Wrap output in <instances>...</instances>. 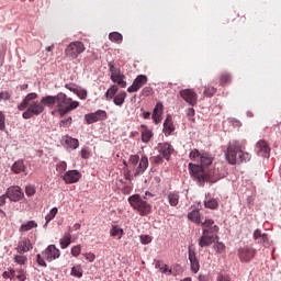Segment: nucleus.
Segmentation results:
<instances>
[{
  "instance_id": "obj_1",
  "label": "nucleus",
  "mask_w": 281,
  "mask_h": 281,
  "mask_svg": "<svg viewBox=\"0 0 281 281\" xmlns=\"http://www.w3.org/2000/svg\"><path fill=\"white\" fill-rule=\"evenodd\" d=\"M37 99L38 93L31 92L18 105V111H23V120H32V117H38V115L45 113V105H43L42 101H35Z\"/></svg>"
},
{
  "instance_id": "obj_2",
  "label": "nucleus",
  "mask_w": 281,
  "mask_h": 281,
  "mask_svg": "<svg viewBox=\"0 0 281 281\" xmlns=\"http://www.w3.org/2000/svg\"><path fill=\"white\" fill-rule=\"evenodd\" d=\"M245 147L238 143V140H233L228 144L227 150L225 153V158L231 166H236V164H247L251 161V154L244 150Z\"/></svg>"
},
{
  "instance_id": "obj_3",
  "label": "nucleus",
  "mask_w": 281,
  "mask_h": 281,
  "mask_svg": "<svg viewBox=\"0 0 281 281\" xmlns=\"http://www.w3.org/2000/svg\"><path fill=\"white\" fill-rule=\"evenodd\" d=\"M212 161H214L212 155H210L209 153H202L200 156V165H195L192 162L189 164L191 177L199 181V183H203V181H205V171L203 170V168L212 166Z\"/></svg>"
},
{
  "instance_id": "obj_4",
  "label": "nucleus",
  "mask_w": 281,
  "mask_h": 281,
  "mask_svg": "<svg viewBox=\"0 0 281 281\" xmlns=\"http://www.w3.org/2000/svg\"><path fill=\"white\" fill-rule=\"evenodd\" d=\"M80 106V102L71 100V98L67 97L65 92L57 93V113H59L60 117L67 115L69 111H74Z\"/></svg>"
},
{
  "instance_id": "obj_5",
  "label": "nucleus",
  "mask_w": 281,
  "mask_h": 281,
  "mask_svg": "<svg viewBox=\"0 0 281 281\" xmlns=\"http://www.w3.org/2000/svg\"><path fill=\"white\" fill-rule=\"evenodd\" d=\"M57 258H60V250L56 248V245H49L42 255H36V262L40 267H47V262H54ZM45 260H47V262H45Z\"/></svg>"
},
{
  "instance_id": "obj_6",
  "label": "nucleus",
  "mask_w": 281,
  "mask_h": 281,
  "mask_svg": "<svg viewBox=\"0 0 281 281\" xmlns=\"http://www.w3.org/2000/svg\"><path fill=\"white\" fill-rule=\"evenodd\" d=\"M128 203L131 204L134 210H137L139 212L140 216H147V214H150V211L153 210V206L148 204L139 194H134L128 198Z\"/></svg>"
},
{
  "instance_id": "obj_7",
  "label": "nucleus",
  "mask_w": 281,
  "mask_h": 281,
  "mask_svg": "<svg viewBox=\"0 0 281 281\" xmlns=\"http://www.w3.org/2000/svg\"><path fill=\"white\" fill-rule=\"evenodd\" d=\"M179 95L189 106H196L199 102V94H196L194 89H182L179 91Z\"/></svg>"
},
{
  "instance_id": "obj_8",
  "label": "nucleus",
  "mask_w": 281,
  "mask_h": 281,
  "mask_svg": "<svg viewBox=\"0 0 281 281\" xmlns=\"http://www.w3.org/2000/svg\"><path fill=\"white\" fill-rule=\"evenodd\" d=\"M5 196H8V199L11 200L13 203H18V201L24 199L25 193H23L21 187L13 186L7 189Z\"/></svg>"
},
{
  "instance_id": "obj_9",
  "label": "nucleus",
  "mask_w": 281,
  "mask_h": 281,
  "mask_svg": "<svg viewBox=\"0 0 281 281\" xmlns=\"http://www.w3.org/2000/svg\"><path fill=\"white\" fill-rule=\"evenodd\" d=\"M66 55L70 58H78L79 54L85 52V44L82 42H71L66 48Z\"/></svg>"
},
{
  "instance_id": "obj_10",
  "label": "nucleus",
  "mask_w": 281,
  "mask_h": 281,
  "mask_svg": "<svg viewBox=\"0 0 281 281\" xmlns=\"http://www.w3.org/2000/svg\"><path fill=\"white\" fill-rule=\"evenodd\" d=\"M202 225V234H209L211 236L218 237V225L214 222V220H205L201 223Z\"/></svg>"
},
{
  "instance_id": "obj_11",
  "label": "nucleus",
  "mask_w": 281,
  "mask_h": 281,
  "mask_svg": "<svg viewBox=\"0 0 281 281\" xmlns=\"http://www.w3.org/2000/svg\"><path fill=\"white\" fill-rule=\"evenodd\" d=\"M146 82H148V77H146L145 75H138L132 86H130L127 88V92L128 93H137L138 90L142 89V87H144V85H146Z\"/></svg>"
},
{
  "instance_id": "obj_12",
  "label": "nucleus",
  "mask_w": 281,
  "mask_h": 281,
  "mask_svg": "<svg viewBox=\"0 0 281 281\" xmlns=\"http://www.w3.org/2000/svg\"><path fill=\"white\" fill-rule=\"evenodd\" d=\"M238 256L241 262H250L254 260V256H256V249L249 248L247 246L241 247L238 249Z\"/></svg>"
},
{
  "instance_id": "obj_13",
  "label": "nucleus",
  "mask_w": 281,
  "mask_h": 281,
  "mask_svg": "<svg viewBox=\"0 0 281 281\" xmlns=\"http://www.w3.org/2000/svg\"><path fill=\"white\" fill-rule=\"evenodd\" d=\"M85 120L87 124H94V122H101L102 120H106V111L98 110L94 113L86 114Z\"/></svg>"
},
{
  "instance_id": "obj_14",
  "label": "nucleus",
  "mask_w": 281,
  "mask_h": 281,
  "mask_svg": "<svg viewBox=\"0 0 281 281\" xmlns=\"http://www.w3.org/2000/svg\"><path fill=\"white\" fill-rule=\"evenodd\" d=\"M252 238L259 245H262L266 248L271 247V241H269V235H267V233H262V231H260L259 228L255 229Z\"/></svg>"
},
{
  "instance_id": "obj_15",
  "label": "nucleus",
  "mask_w": 281,
  "mask_h": 281,
  "mask_svg": "<svg viewBox=\"0 0 281 281\" xmlns=\"http://www.w3.org/2000/svg\"><path fill=\"white\" fill-rule=\"evenodd\" d=\"M158 153L162 155V157L167 160L170 161V155L175 153V149L172 148V145L169 143H159L157 146Z\"/></svg>"
},
{
  "instance_id": "obj_16",
  "label": "nucleus",
  "mask_w": 281,
  "mask_h": 281,
  "mask_svg": "<svg viewBox=\"0 0 281 281\" xmlns=\"http://www.w3.org/2000/svg\"><path fill=\"white\" fill-rule=\"evenodd\" d=\"M188 256L192 273H199V269H201V263H199L196 252L192 250L191 247H189Z\"/></svg>"
},
{
  "instance_id": "obj_17",
  "label": "nucleus",
  "mask_w": 281,
  "mask_h": 281,
  "mask_svg": "<svg viewBox=\"0 0 281 281\" xmlns=\"http://www.w3.org/2000/svg\"><path fill=\"white\" fill-rule=\"evenodd\" d=\"M256 150H257V155H259V157H269V153H271L269 143H267V140H263V139L257 142Z\"/></svg>"
},
{
  "instance_id": "obj_18",
  "label": "nucleus",
  "mask_w": 281,
  "mask_h": 281,
  "mask_svg": "<svg viewBox=\"0 0 281 281\" xmlns=\"http://www.w3.org/2000/svg\"><path fill=\"white\" fill-rule=\"evenodd\" d=\"M80 177H82L80 171H78V170H68L64 175L63 179H64L65 183H78L80 181Z\"/></svg>"
},
{
  "instance_id": "obj_19",
  "label": "nucleus",
  "mask_w": 281,
  "mask_h": 281,
  "mask_svg": "<svg viewBox=\"0 0 281 281\" xmlns=\"http://www.w3.org/2000/svg\"><path fill=\"white\" fill-rule=\"evenodd\" d=\"M218 237L210 235L207 233H202V236L198 239L199 247H210Z\"/></svg>"
},
{
  "instance_id": "obj_20",
  "label": "nucleus",
  "mask_w": 281,
  "mask_h": 281,
  "mask_svg": "<svg viewBox=\"0 0 281 281\" xmlns=\"http://www.w3.org/2000/svg\"><path fill=\"white\" fill-rule=\"evenodd\" d=\"M41 102L44 109L45 106H47V109H54V106H56L58 102V94L42 97Z\"/></svg>"
},
{
  "instance_id": "obj_21",
  "label": "nucleus",
  "mask_w": 281,
  "mask_h": 281,
  "mask_svg": "<svg viewBox=\"0 0 281 281\" xmlns=\"http://www.w3.org/2000/svg\"><path fill=\"white\" fill-rule=\"evenodd\" d=\"M148 169V157L142 156L138 167L135 169L134 177H139V175H144Z\"/></svg>"
},
{
  "instance_id": "obj_22",
  "label": "nucleus",
  "mask_w": 281,
  "mask_h": 281,
  "mask_svg": "<svg viewBox=\"0 0 281 281\" xmlns=\"http://www.w3.org/2000/svg\"><path fill=\"white\" fill-rule=\"evenodd\" d=\"M32 241L27 238L23 239L18 245V251L19 254H27V251H32Z\"/></svg>"
},
{
  "instance_id": "obj_23",
  "label": "nucleus",
  "mask_w": 281,
  "mask_h": 281,
  "mask_svg": "<svg viewBox=\"0 0 281 281\" xmlns=\"http://www.w3.org/2000/svg\"><path fill=\"white\" fill-rule=\"evenodd\" d=\"M162 113H164V104L157 103L156 106L154 108V112L151 114V117H153L155 124H159V122H161Z\"/></svg>"
},
{
  "instance_id": "obj_24",
  "label": "nucleus",
  "mask_w": 281,
  "mask_h": 281,
  "mask_svg": "<svg viewBox=\"0 0 281 281\" xmlns=\"http://www.w3.org/2000/svg\"><path fill=\"white\" fill-rule=\"evenodd\" d=\"M179 192L177 191H171L167 194V200L169 205H171V207H177V205H179Z\"/></svg>"
},
{
  "instance_id": "obj_25",
  "label": "nucleus",
  "mask_w": 281,
  "mask_h": 281,
  "mask_svg": "<svg viewBox=\"0 0 281 281\" xmlns=\"http://www.w3.org/2000/svg\"><path fill=\"white\" fill-rule=\"evenodd\" d=\"M11 170L12 172H14V175H21V172H25V162H23V160H16L12 165Z\"/></svg>"
},
{
  "instance_id": "obj_26",
  "label": "nucleus",
  "mask_w": 281,
  "mask_h": 281,
  "mask_svg": "<svg viewBox=\"0 0 281 281\" xmlns=\"http://www.w3.org/2000/svg\"><path fill=\"white\" fill-rule=\"evenodd\" d=\"M110 236L120 240L124 236V229L117 225H113L110 229Z\"/></svg>"
},
{
  "instance_id": "obj_27",
  "label": "nucleus",
  "mask_w": 281,
  "mask_h": 281,
  "mask_svg": "<svg viewBox=\"0 0 281 281\" xmlns=\"http://www.w3.org/2000/svg\"><path fill=\"white\" fill-rule=\"evenodd\" d=\"M188 218L195 225H201V212L199 210H193L188 213Z\"/></svg>"
},
{
  "instance_id": "obj_28",
  "label": "nucleus",
  "mask_w": 281,
  "mask_h": 281,
  "mask_svg": "<svg viewBox=\"0 0 281 281\" xmlns=\"http://www.w3.org/2000/svg\"><path fill=\"white\" fill-rule=\"evenodd\" d=\"M36 227H38V224L36 223V221H29V222L23 223L20 226L19 232H30L32 229H36Z\"/></svg>"
},
{
  "instance_id": "obj_29",
  "label": "nucleus",
  "mask_w": 281,
  "mask_h": 281,
  "mask_svg": "<svg viewBox=\"0 0 281 281\" xmlns=\"http://www.w3.org/2000/svg\"><path fill=\"white\" fill-rule=\"evenodd\" d=\"M172 131H175V125H172V117L169 115L164 122V133L165 135H170Z\"/></svg>"
},
{
  "instance_id": "obj_30",
  "label": "nucleus",
  "mask_w": 281,
  "mask_h": 281,
  "mask_svg": "<svg viewBox=\"0 0 281 281\" xmlns=\"http://www.w3.org/2000/svg\"><path fill=\"white\" fill-rule=\"evenodd\" d=\"M126 100V91H121L114 95L113 103L115 106H122Z\"/></svg>"
},
{
  "instance_id": "obj_31",
  "label": "nucleus",
  "mask_w": 281,
  "mask_h": 281,
  "mask_svg": "<svg viewBox=\"0 0 281 281\" xmlns=\"http://www.w3.org/2000/svg\"><path fill=\"white\" fill-rule=\"evenodd\" d=\"M59 245L63 249H67L71 245V233H65L63 238L59 240Z\"/></svg>"
},
{
  "instance_id": "obj_32",
  "label": "nucleus",
  "mask_w": 281,
  "mask_h": 281,
  "mask_svg": "<svg viewBox=\"0 0 281 281\" xmlns=\"http://www.w3.org/2000/svg\"><path fill=\"white\" fill-rule=\"evenodd\" d=\"M65 144L68 148H71L72 150H76V148L80 146V143L78 142V139L70 136H66Z\"/></svg>"
},
{
  "instance_id": "obj_33",
  "label": "nucleus",
  "mask_w": 281,
  "mask_h": 281,
  "mask_svg": "<svg viewBox=\"0 0 281 281\" xmlns=\"http://www.w3.org/2000/svg\"><path fill=\"white\" fill-rule=\"evenodd\" d=\"M109 67V71L111 74V79L115 78L116 76L122 75V71L120 70V68L117 66H115V63L113 61H109L108 64Z\"/></svg>"
},
{
  "instance_id": "obj_34",
  "label": "nucleus",
  "mask_w": 281,
  "mask_h": 281,
  "mask_svg": "<svg viewBox=\"0 0 281 281\" xmlns=\"http://www.w3.org/2000/svg\"><path fill=\"white\" fill-rule=\"evenodd\" d=\"M56 214H58V207H53L49 213L45 216V225L44 227H47V224L52 221H54V218H56Z\"/></svg>"
},
{
  "instance_id": "obj_35",
  "label": "nucleus",
  "mask_w": 281,
  "mask_h": 281,
  "mask_svg": "<svg viewBox=\"0 0 281 281\" xmlns=\"http://www.w3.org/2000/svg\"><path fill=\"white\" fill-rule=\"evenodd\" d=\"M204 207H206L207 210H216V207H218V200L212 198L204 201Z\"/></svg>"
},
{
  "instance_id": "obj_36",
  "label": "nucleus",
  "mask_w": 281,
  "mask_h": 281,
  "mask_svg": "<svg viewBox=\"0 0 281 281\" xmlns=\"http://www.w3.org/2000/svg\"><path fill=\"white\" fill-rule=\"evenodd\" d=\"M117 91H119L117 86L115 85L111 86V88H109L108 91L105 92L106 100H113V97L116 95L115 93H117Z\"/></svg>"
},
{
  "instance_id": "obj_37",
  "label": "nucleus",
  "mask_w": 281,
  "mask_h": 281,
  "mask_svg": "<svg viewBox=\"0 0 281 281\" xmlns=\"http://www.w3.org/2000/svg\"><path fill=\"white\" fill-rule=\"evenodd\" d=\"M111 80L112 82H116V85H119V87H121L122 89H126V81H124V75H117Z\"/></svg>"
},
{
  "instance_id": "obj_38",
  "label": "nucleus",
  "mask_w": 281,
  "mask_h": 281,
  "mask_svg": "<svg viewBox=\"0 0 281 281\" xmlns=\"http://www.w3.org/2000/svg\"><path fill=\"white\" fill-rule=\"evenodd\" d=\"M109 38L110 41H112V43H122L124 37L122 36L121 33L112 32L109 34Z\"/></svg>"
},
{
  "instance_id": "obj_39",
  "label": "nucleus",
  "mask_w": 281,
  "mask_h": 281,
  "mask_svg": "<svg viewBox=\"0 0 281 281\" xmlns=\"http://www.w3.org/2000/svg\"><path fill=\"white\" fill-rule=\"evenodd\" d=\"M151 138H153V131L145 130L142 132V142L144 144H148V142H150Z\"/></svg>"
},
{
  "instance_id": "obj_40",
  "label": "nucleus",
  "mask_w": 281,
  "mask_h": 281,
  "mask_svg": "<svg viewBox=\"0 0 281 281\" xmlns=\"http://www.w3.org/2000/svg\"><path fill=\"white\" fill-rule=\"evenodd\" d=\"M71 276L75 278H82V267L80 265H76L71 268Z\"/></svg>"
},
{
  "instance_id": "obj_41",
  "label": "nucleus",
  "mask_w": 281,
  "mask_h": 281,
  "mask_svg": "<svg viewBox=\"0 0 281 281\" xmlns=\"http://www.w3.org/2000/svg\"><path fill=\"white\" fill-rule=\"evenodd\" d=\"M201 151H199V149H193L191 150V153L189 154V157L192 161H200L201 159Z\"/></svg>"
},
{
  "instance_id": "obj_42",
  "label": "nucleus",
  "mask_w": 281,
  "mask_h": 281,
  "mask_svg": "<svg viewBox=\"0 0 281 281\" xmlns=\"http://www.w3.org/2000/svg\"><path fill=\"white\" fill-rule=\"evenodd\" d=\"M13 259H14V262H16V265H20V266H23L27 262L26 256L15 255Z\"/></svg>"
},
{
  "instance_id": "obj_43",
  "label": "nucleus",
  "mask_w": 281,
  "mask_h": 281,
  "mask_svg": "<svg viewBox=\"0 0 281 281\" xmlns=\"http://www.w3.org/2000/svg\"><path fill=\"white\" fill-rule=\"evenodd\" d=\"M26 196H34L36 194V188L32 184L25 187Z\"/></svg>"
},
{
  "instance_id": "obj_44",
  "label": "nucleus",
  "mask_w": 281,
  "mask_h": 281,
  "mask_svg": "<svg viewBox=\"0 0 281 281\" xmlns=\"http://www.w3.org/2000/svg\"><path fill=\"white\" fill-rule=\"evenodd\" d=\"M76 95H78V98H80V100H87V90L82 89V88H78L77 91L75 92Z\"/></svg>"
},
{
  "instance_id": "obj_45",
  "label": "nucleus",
  "mask_w": 281,
  "mask_h": 281,
  "mask_svg": "<svg viewBox=\"0 0 281 281\" xmlns=\"http://www.w3.org/2000/svg\"><path fill=\"white\" fill-rule=\"evenodd\" d=\"M80 251H82V246L80 245L74 246L71 248V256H74L75 258H78V256H80Z\"/></svg>"
},
{
  "instance_id": "obj_46",
  "label": "nucleus",
  "mask_w": 281,
  "mask_h": 281,
  "mask_svg": "<svg viewBox=\"0 0 281 281\" xmlns=\"http://www.w3.org/2000/svg\"><path fill=\"white\" fill-rule=\"evenodd\" d=\"M140 243L142 245H150V243H153V237L149 235H140Z\"/></svg>"
},
{
  "instance_id": "obj_47",
  "label": "nucleus",
  "mask_w": 281,
  "mask_h": 281,
  "mask_svg": "<svg viewBox=\"0 0 281 281\" xmlns=\"http://www.w3.org/2000/svg\"><path fill=\"white\" fill-rule=\"evenodd\" d=\"M57 172H65L67 170V162L66 161H60L56 166Z\"/></svg>"
},
{
  "instance_id": "obj_48",
  "label": "nucleus",
  "mask_w": 281,
  "mask_h": 281,
  "mask_svg": "<svg viewBox=\"0 0 281 281\" xmlns=\"http://www.w3.org/2000/svg\"><path fill=\"white\" fill-rule=\"evenodd\" d=\"M216 93V88L214 87H206L204 90V95H207L209 98H212Z\"/></svg>"
},
{
  "instance_id": "obj_49",
  "label": "nucleus",
  "mask_w": 281,
  "mask_h": 281,
  "mask_svg": "<svg viewBox=\"0 0 281 281\" xmlns=\"http://www.w3.org/2000/svg\"><path fill=\"white\" fill-rule=\"evenodd\" d=\"M214 249H216V251L221 254L222 251H225V244H223V241H216L214 244Z\"/></svg>"
},
{
  "instance_id": "obj_50",
  "label": "nucleus",
  "mask_w": 281,
  "mask_h": 281,
  "mask_svg": "<svg viewBox=\"0 0 281 281\" xmlns=\"http://www.w3.org/2000/svg\"><path fill=\"white\" fill-rule=\"evenodd\" d=\"M2 276L3 278H9L10 280H14L16 272L14 270H10L9 272L4 271Z\"/></svg>"
},
{
  "instance_id": "obj_51",
  "label": "nucleus",
  "mask_w": 281,
  "mask_h": 281,
  "mask_svg": "<svg viewBox=\"0 0 281 281\" xmlns=\"http://www.w3.org/2000/svg\"><path fill=\"white\" fill-rule=\"evenodd\" d=\"M0 131H5V115L0 111Z\"/></svg>"
},
{
  "instance_id": "obj_52",
  "label": "nucleus",
  "mask_w": 281,
  "mask_h": 281,
  "mask_svg": "<svg viewBox=\"0 0 281 281\" xmlns=\"http://www.w3.org/2000/svg\"><path fill=\"white\" fill-rule=\"evenodd\" d=\"M86 260H88V262H94L95 260V254L93 252H86L83 254Z\"/></svg>"
},
{
  "instance_id": "obj_53",
  "label": "nucleus",
  "mask_w": 281,
  "mask_h": 281,
  "mask_svg": "<svg viewBox=\"0 0 281 281\" xmlns=\"http://www.w3.org/2000/svg\"><path fill=\"white\" fill-rule=\"evenodd\" d=\"M65 89H68V91H71L72 93H76L78 91V88L74 83H66Z\"/></svg>"
},
{
  "instance_id": "obj_54",
  "label": "nucleus",
  "mask_w": 281,
  "mask_h": 281,
  "mask_svg": "<svg viewBox=\"0 0 281 281\" xmlns=\"http://www.w3.org/2000/svg\"><path fill=\"white\" fill-rule=\"evenodd\" d=\"M14 278H16V280H19V281H25L26 280L25 272L23 270H19L18 274Z\"/></svg>"
},
{
  "instance_id": "obj_55",
  "label": "nucleus",
  "mask_w": 281,
  "mask_h": 281,
  "mask_svg": "<svg viewBox=\"0 0 281 281\" xmlns=\"http://www.w3.org/2000/svg\"><path fill=\"white\" fill-rule=\"evenodd\" d=\"M153 93V88L151 87H145L142 90V95H145L146 98H148V95H150Z\"/></svg>"
},
{
  "instance_id": "obj_56",
  "label": "nucleus",
  "mask_w": 281,
  "mask_h": 281,
  "mask_svg": "<svg viewBox=\"0 0 281 281\" xmlns=\"http://www.w3.org/2000/svg\"><path fill=\"white\" fill-rule=\"evenodd\" d=\"M130 161L134 165L137 166V164H139V157L137 155H132L130 157Z\"/></svg>"
},
{
  "instance_id": "obj_57",
  "label": "nucleus",
  "mask_w": 281,
  "mask_h": 281,
  "mask_svg": "<svg viewBox=\"0 0 281 281\" xmlns=\"http://www.w3.org/2000/svg\"><path fill=\"white\" fill-rule=\"evenodd\" d=\"M81 158L82 159H89V149L87 147H83L81 149Z\"/></svg>"
},
{
  "instance_id": "obj_58",
  "label": "nucleus",
  "mask_w": 281,
  "mask_h": 281,
  "mask_svg": "<svg viewBox=\"0 0 281 281\" xmlns=\"http://www.w3.org/2000/svg\"><path fill=\"white\" fill-rule=\"evenodd\" d=\"M232 80V77L229 75H223L221 77V85H226V82H229Z\"/></svg>"
},
{
  "instance_id": "obj_59",
  "label": "nucleus",
  "mask_w": 281,
  "mask_h": 281,
  "mask_svg": "<svg viewBox=\"0 0 281 281\" xmlns=\"http://www.w3.org/2000/svg\"><path fill=\"white\" fill-rule=\"evenodd\" d=\"M0 100H4V101L10 100V93L8 91L0 92Z\"/></svg>"
},
{
  "instance_id": "obj_60",
  "label": "nucleus",
  "mask_w": 281,
  "mask_h": 281,
  "mask_svg": "<svg viewBox=\"0 0 281 281\" xmlns=\"http://www.w3.org/2000/svg\"><path fill=\"white\" fill-rule=\"evenodd\" d=\"M187 117H189V120L194 121V119H192V117H194V110H193V108H189L187 110Z\"/></svg>"
},
{
  "instance_id": "obj_61",
  "label": "nucleus",
  "mask_w": 281,
  "mask_h": 281,
  "mask_svg": "<svg viewBox=\"0 0 281 281\" xmlns=\"http://www.w3.org/2000/svg\"><path fill=\"white\" fill-rule=\"evenodd\" d=\"M122 192H123V194H131V192H133V187H131V186H125V187L122 189Z\"/></svg>"
},
{
  "instance_id": "obj_62",
  "label": "nucleus",
  "mask_w": 281,
  "mask_h": 281,
  "mask_svg": "<svg viewBox=\"0 0 281 281\" xmlns=\"http://www.w3.org/2000/svg\"><path fill=\"white\" fill-rule=\"evenodd\" d=\"M164 161V158L161 156H155L154 157V164H161Z\"/></svg>"
},
{
  "instance_id": "obj_63",
  "label": "nucleus",
  "mask_w": 281,
  "mask_h": 281,
  "mask_svg": "<svg viewBox=\"0 0 281 281\" xmlns=\"http://www.w3.org/2000/svg\"><path fill=\"white\" fill-rule=\"evenodd\" d=\"M217 281H231L229 278L223 276V274H218L217 276Z\"/></svg>"
},
{
  "instance_id": "obj_64",
  "label": "nucleus",
  "mask_w": 281,
  "mask_h": 281,
  "mask_svg": "<svg viewBox=\"0 0 281 281\" xmlns=\"http://www.w3.org/2000/svg\"><path fill=\"white\" fill-rule=\"evenodd\" d=\"M198 280L199 281H207V277H205V274H200Z\"/></svg>"
}]
</instances>
